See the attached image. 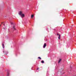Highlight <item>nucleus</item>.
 <instances>
[{"instance_id": "obj_15", "label": "nucleus", "mask_w": 76, "mask_h": 76, "mask_svg": "<svg viewBox=\"0 0 76 76\" xmlns=\"http://www.w3.org/2000/svg\"><path fill=\"white\" fill-rule=\"evenodd\" d=\"M39 69V68H38L37 69V70H38Z\"/></svg>"}, {"instance_id": "obj_3", "label": "nucleus", "mask_w": 76, "mask_h": 76, "mask_svg": "<svg viewBox=\"0 0 76 76\" xmlns=\"http://www.w3.org/2000/svg\"><path fill=\"white\" fill-rule=\"evenodd\" d=\"M59 71L60 72H62L63 71V69H61L59 70Z\"/></svg>"}, {"instance_id": "obj_6", "label": "nucleus", "mask_w": 76, "mask_h": 76, "mask_svg": "<svg viewBox=\"0 0 76 76\" xmlns=\"http://www.w3.org/2000/svg\"><path fill=\"white\" fill-rule=\"evenodd\" d=\"M61 61V59L59 60L58 61V63H60V62Z\"/></svg>"}, {"instance_id": "obj_13", "label": "nucleus", "mask_w": 76, "mask_h": 76, "mask_svg": "<svg viewBox=\"0 0 76 76\" xmlns=\"http://www.w3.org/2000/svg\"><path fill=\"white\" fill-rule=\"evenodd\" d=\"M38 58H39V59H40V60H41V58L40 57H38Z\"/></svg>"}, {"instance_id": "obj_9", "label": "nucleus", "mask_w": 76, "mask_h": 76, "mask_svg": "<svg viewBox=\"0 0 76 76\" xmlns=\"http://www.w3.org/2000/svg\"><path fill=\"white\" fill-rule=\"evenodd\" d=\"M2 45L3 48H4V44H2Z\"/></svg>"}, {"instance_id": "obj_1", "label": "nucleus", "mask_w": 76, "mask_h": 76, "mask_svg": "<svg viewBox=\"0 0 76 76\" xmlns=\"http://www.w3.org/2000/svg\"><path fill=\"white\" fill-rule=\"evenodd\" d=\"M18 14L22 18L25 17V15L23 14H22V11H20V12L18 13Z\"/></svg>"}, {"instance_id": "obj_7", "label": "nucleus", "mask_w": 76, "mask_h": 76, "mask_svg": "<svg viewBox=\"0 0 76 76\" xmlns=\"http://www.w3.org/2000/svg\"><path fill=\"white\" fill-rule=\"evenodd\" d=\"M7 76H9V72H7Z\"/></svg>"}, {"instance_id": "obj_11", "label": "nucleus", "mask_w": 76, "mask_h": 76, "mask_svg": "<svg viewBox=\"0 0 76 76\" xmlns=\"http://www.w3.org/2000/svg\"><path fill=\"white\" fill-rule=\"evenodd\" d=\"M31 18H34V15H31Z\"/></svg>"}, {"instance_id": "obj_12", "label": "nucleus", "mask_w": 76, "mask_h": 76, "mask_svg": "<svg viewBox=\"0 0 76 76\" xmlns=\"http://www.w3.org/2000/svg\"><path fill=\"white\" fill-rule=\"evenodd\" d=\"M41 63H44V61H42V62H41Z\"/></svg>"}, {"instance_id": "obj_2", "label": "nucleus", "mask_w": 76, "mask_h": 76, "mask_svg": "<svg viewBox=\"0 0 76 76\" xmlns=\"http://www.w3.org/2000/svg\"><path fill=\"white\" fill-rule=\"evenodd\" d=\"M11 24V25H13V28L14 30H16V27L13 24V23L12 22H10Z\"/></svg>"}, {"instance_id": "obj_14", "label": "nucleus", "mask_w": 76, "mask_h": 76, "mask_svg": "<svg viewBox=\"0 0 76 76\" xmlns=\"http://www.w3.org/2000/svg\"><path fill=\"white\" fill-rule=\"evenodd\" d=\"M57 35H59H59H60V34H58V33H57Z\"/></svg>"}, {"instance_id": "obj_8", "label": "nucleus", "mask_w": 76, "mask_h": 76, "mask_svg": "<svg viewBox=\"0 0 76 76\" xmlns=\"http://www.w3.org/2000/svg\"><path fill=\"white\" fill-rule=\"evenodd\" d=\"M59 39H60V35H59V37H58Z\"/></svg>"}, {"instance_id": "obj_4", "label": "nucleus", "mask_w": 76, "mask_h": 76, "mask_svg": "<svg viewBox=\"0 0 76 76\" xmlns=\"http://www.w3.org/2000/svg\"><path fill=\"white\" fill-rule=\"evenodd\" d=\"M45 47H46V43H45L44 45V46H43V48H45Z\"/></svg>"}, {"instance_id": "obj_5", "label": "nucleus", "mask_w": 76, "mask_h": 76, "mask_svg": "<svg viewBox=\"0 0 76 76\" xmlns=\"http://www.w3.org/2000/svg\"><path fill=\"white\" fill-rule=\"evenodd\" d=\"M3 53H6L7 54H8V52L7 51H3Z\"/></svg>"}, {"instance_id": "obj_10", "label": "nucleus", "mask_w": 76, "mask_h": 76, "mask_svg": "<svg viewBox=\"0 0 76 76\" xmlns=\"http://www.w3.org/2000/svg\"><path fill=\"white\" fill-rule=\"evenodd\" d=\"M4 27L3 28V29H6V28L5 27V26L4 25Z\"/></svg>"}]
</instances>
